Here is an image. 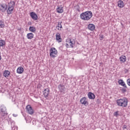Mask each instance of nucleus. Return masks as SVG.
<instances>
[{
	"label": "nucleus",
	"mask_w": 130,
	"mask_h": 130,
	"mask_svg": "<svg viewBox=\"0 0 130 130\" xmlns=\"http://www.w3.org/2000/svg\"><path fill=\"white\" fill-rule=\"evenodd\" d=\"M93 17V13L91 11H86L80 14V18L83 21H89Z\"/></svg>",
	"instance_id": "obj_1"
},
{
	"label": "nucleus",
	"mask_w": 130,
	"mask_h": 130,
	"mask_svg": "<svg viewBox=\"0 0 130 130\" xmlns=\"http://www.w3.org/2000/svg\"><path fill=\"white\" fill-rule=\"evenodd\" d=\"M118 83L119 85H120L121 86H122L124 87V88H127V86H126V84H125V83L122 79H120L118 80Z\"/></svg>",
	"instance_id": "obj_11"
},
{
	"label": "nucleus",
	"mask_w": 130,
	"mask_h": 130,
	"mask_svg": "<svg viewBox=\"0 0 130 130\" xmlns=\"http://www.w3.org/2000/svg\"><path fill=\"white\" fill-rule=\"evenodd\" d=\"M61 21L58 22V24L56 27V29H57V30H59V31H61V28H62V25H61Z\"/></svg>",
	"instance_id": "obj_22"
},
{
	"label": "nucleus",
	"mask_w": 130,
	"mask_h": 130,
	"mask_svg": "<svg viewBox=\"0 0 130 130\" xmlns=\"http://www.w3.org/2000/svg\"><path fill=\"white\" fill-rule=\"evenodd\" d=\"M119 60L120 61V62L123 63L125 62L126 61V56H125V55H121L120 57H119Z\"/></svg>",
	"instance_id": "obj_12"
},
{
	"label": "nucleus",
	"mask_w": 130,
	"mask_h": 130,
	"mask_svg": "<svg viewBox=\"0 0 130 130\" xmlns=\"http://www.w3.org/2000/svg\"><path fill=\"white\" fill-rule=\"evenodd\" d=\"M88 97L89 99L94 100L96 96L93 92H89L88 93Z\"/></svg>",
	"instance_id": "obj_14"
},
{
	"label": "nucleus",
	"mask_w": 130,
	"mask_h": 130,
	"mask_svg": "<svg viewBox=\"0 0 130 130\" xmlns=\"http://www.w3.org/2000/svg\"><path fill=\"white\" fill-rule=\"evenodd\" d=\"M114 116H117L118 115V112H115L114 113Z\"/></svg>",
	"instance_id": "obj_30"
},
{
	"label": "nucleus",
	"mask_w": 130,
	"mask_h": 130,
	"mask_svg": "<svg viewBox=\"0 0 130 130\" xmlns=\"http://www.w3.org/2000/svg\"><path fill=\"white\" fill-rule=\"evenodd\" d=\"M4 46H6V42L5 40L1 39H0V47H4Z\"/></svg>",
	"instance_id": "obj_23"
},
{
	"label": "nucleus",
	"mask_w": 130,
	"mask_h": 130,
	"mask_svg": "<svg viewBox=\"0 0 130 130\" xmlns=\"http://www.w3.org/2000/svg\"><path fill=\"white\" fill-rule=\"evenodd\" d=\"M124 72L125 74H127V73H128V70L125 69Z\"/></svg>",
	"instance_id": "obj_32"
},
{
	"label": "nucleus",
	"mask_w": 130,
	"mask_h": 130,
	"mask_svg": "<svg viewBox=\"0 0 130 130\" xmlns=\"http://www.w3.org/2000/svg\"><path fill=\"white\" fill-rule=\"evenodd\" d=\"M0 115L1 116H6V115H8L7 108H6L4 105L0 106Z\"/></svg>",
	"instance_id": "obj_3"
},
{
	"label": "nucleus",
	"mask_w": 130,
	"mask_h": 130,
	"mask_svg": "<svg viewBox=\"0 0 130 130\" xmlns=\"http://www.w3.org/2000/svg\"><path fill=\"white\" fill-rule=\"evenodd\" d=\"M26 37L27 39H32V38H34V34H33L32 32L28 33L27 34Z\"/></svg>",
	"instance_id": "obj_18"
},
{
	"label": "nucleus",
	"mask_w": 130,
	"mask_h": 130,
	"mask_svg": "<svg viewBox=\"0 0 130 130\" xmlns=\"http://www.w3.org/2000/svg\"><path fill=\"white\" fill-rule=\"evenodd\" d=\"M77 11H78V12H80V9H77Z\"/></svg>",
	"instance_id": "obj_36"
},
{
	"label": "nucleus",
	"mask_w": 130,
	"mask_h": 130,
	"mask_svg": "<svg viewBox=\"0 0 130 130\" xmlns=\"http://www.w3.org/2000/svg\"><path fill=\"white\" fill-rule=\"evenodd\" d=\"M1 8H2V10H4L5 11H7V10H8V6L7 4L1 5Z\"/></svg>",
	"instance_id": "obj_24"
},
{
	"label": "nucleus",
	"mask_w": 130,
	"mask_h": 130,
	"mask_svg": "<svg viewBox=\"0 0 130 130\" xmlns=\"http://www.w3.org/2000/svg\"><path fill=\"white\" fill-rule=\"evenodd\" d=\"M24 72V68L22 67H18L17 69V74H23Z\"/></svg>",
	"instance_id": "obj_16"
},
{
	"label": "nucleus",
	"mask_w": 130,
	"mask_h": 130,
	"mask_svg": "<svg viewBox=\"0 0 130 130\" xmlns=\"http://www.w3.org/2000/svg\"><path fill=\"white\" fill-rule=\"evenodd\" d=\"M2 59V56H1V52H0V60Z\"/></svg>",
	"instance_id": "obj_35"
},
{
	"label": "nucleus",
	"mask_w": 130,
	"mask_h": 130,
	"mask_svg": "<svg viewBox=\"0 0 130 130\" xmlns=\"http://www.w3.org/2000/svg\"><path fill=\"white\" fill-rule=\"evenodd\" d=\"M67 42H68L69 44L67 43L66 44V47L69 48V47H74V46H73V41H72V40L71 39H68L66 40Z\"/></svg>",
	"instance_id": "obj_10"
},
{
	"label": "nucleus",
	"mask_w": 130,
	"mask_h": 130,
	"mask_svg": "<svg viewBox=\"0 0 130 130\" xmlns=\"http://www.w3.org/2000/svg\"><path fill=\"white\" fill-rule=\"evenodd\" d=\"M57 13L58 14H61V13H63V7H58L56 9Z\"/></svg>",
	"instance_id": "obj_21"
},
{
	"label": "nucleus",
	"mask_w": 130,
	"mask_h": 130,
	"mask_svg": "<svg viewBox=\"0 0 130 130\" xmlns=\"http://www.w3.org/2000/svg\"><path fill=\"white\" fill-rule=\"evenodd\" d=\"M29 31H30V32H32V33H35V32L36 31V28L35 26H30Z\"/></svg>",
	"instance_id": "obj_25"
},
{
	"label": "nucleus",
	"mask_w": 130,
	"mask_h": 130,
	"mask_svg": "<svg viewBox=\"0 0 130 130\" xmlns=\"http://www.w3.org/2000/svg\"><path fill=\"white\" fill-rule=\"evenodd\" d=\"M49 88H46L44 89V90L43 91V93L45 98H47V97H48V95H49Z\"/></svg>",
	"instance_id": "obj_9"
},
{
	"label": "nucleus",
	"mask_w": 130,
	"mask_h": 130,
	"mask_svg": "<svg viewBox=\"0 0 130 130\" xmlns=\"http://www.w3.org/2000/svg\"><path fill=\"white\" fill-rule=\"evenodd\" d=\"M126 89H127V88L124 87L123 88H122L121 89V92L125 93V92H126Z\"/></svg>",
	"instance_id": "obj_28"
},
{
	"label": "nucleus",
	"mask_w": 130,
	"mask_h": 130,
	"mask_svg": "<svg viewBox=\"0 0 130 130\" xmlns=\"http://www.w3.org/2000/svg\"><path fill=\"white\" fill-rule=\"evenodd\" d=\"M5 27V21L4 19L0 20V28Z\"/></svg>",
	"instance_id": "obj_27"
},
{
	"label": "nucleus",
	"mask_w": 130,
	"mask_h": 130,
	"mask_svg": "<svg viewBox=\"0 0 130 130\" xmlns=\"http://www.w3.org/2000/svg\"><path fill=\"white\" fill-rule=\"evenodd\" d=\"M118 7L120 8H123V7H124V3L122 1L119 0L118 2Z\"/></svg>",
	"instance_id": "obj_19"
},
{
	"label": "nucleus",
	"mask_w": 130,
	"mask_h": 130,
	"mask_svg": "<svg viewBox=\"0 0 130 130\" xmlns=\"http://www.w3.org/2000/svg\"><path fill=\"white\" fill-rule=\"evenodd\" d=\"M127 128V126H126V125H124L122 127L123 129H125Z\"/></svg>",
	"instance_id": "obj_31"
},
{
	"label": "nucleus",
	"mask_w": 130,
	"mask_h": 130,
	"mask_svg": "<svg viewBox=\"0 0 130 130\" xmlns=\"http://www.w3.org/2000/svg\"><path fill=\"white\" fill-rule=\"evenodd\" d=\"M13 11H14V8L8 7L7 9V15H11V14H12Z\"/></svg>",
	"instance_id": "obj_20"
},
{
	"label": "nucleus",
	"mask_w": 130,
	"mask_h": 130,
	"mask_svg": "<svg viewBox=\"0 0 130 130\" xmlns=\"http://www.w3.org/2000/svg\"><path fill=\"white\" fill-rule=\"evenodd\" d=\"M95 25L93 24H89L88 25V29L90 30V31H93V30H95Z\"/></svg>",
	"instance_id": "obj_15"
},
{
	"label": "nucleus",
	"mask_w": 130,
	"mask_h": 130,
	"mask_svg": "<svg viewBox=\"0 0 130 130\" xmlns=\"http://www.w3.org/2000/svg\"><path fill=\"white\" fill-rule=\"evenodd\" d=\"M30 16L31 17V19H32V20H34V21H37V20H38V16L35 12H30Z\"/></svg>",
	"instance_id": "obj_6"
},
{
	"label": "nucleus",
	"mask_w": 130,
	"mask_h": 130,
	"mask_svg": "<svg viewBox=\"0 0 130 130\" xmlns=\"http://www.w3.org/2000/svg\"><path fill=\"white\" fill-rule=\"evenodd\" d=\"M104 39V35H100V40H103Z\"/></svg>",
	"instance_id": "obj_29"
},
{
	"label": "nucleus",
	"mask_w": 130,
	"mask_h": 130,
	"mask_svg": "<svg viewBox=\"0 0 130 130\" xmlns=\"http://www.w3.org/2000/svg\"><path fill=\"white\" fill-rule=\"evenodd\" d=\"M26 110L29 114H33V113H34V111L33 110V109H32V107L30 105H27L26 106Z\"/></svg>",
	"instance_id": "obj_7"
},
{
	"label": "nucleus",
	"mask_w": 130,
	"mask_h": 130,
	"mask_svg": "<svg viewBox=\"0 0 130 130\" xmlns=\"http://www.w3.org/2000/svg\"><path fill=\"white\" fill-rule=\"evenodd\" d=\"M8 7L9 8H11L12 9L15 8V2L10 1V3H8Z\"/></svg>",
	"instance_id": "obj_13"
},
{
	"label": "nucleus",
	"mask_w": 130,
	"mask_h": 130,
	"mask_svg": "<svg viewBox=\"0 0 130 130\" xmlns=\"http://www.w3.org/2000/svg\"><path fill=\"white\" fill-rule=\"evenodd\" d=\"M116 103L118 106L126 107V106H127V103H128V101L126 98H123V99L117 100Z\"/></svg>",
	"instance_id": "obj_2"
},
{
	"label": "nucleus",
	"mask_w": 130,
	"mask_h": 130,
	"mask_svg": "<svg viewBox=\"0 0 130 130\" xmlns=\"http://www.w3.org/2000/svg\"><path fill=\"white\" fill-rule=\"evenodd\" d=\"M56 40L58 42H61V37H60V34L57 32L56 35Z\"/></svg>",
	"instance_id": "obj_17"
},
{
	"label": "nucleus",
	"mask_w": 130,
	"mask_h": 130,
	"mask_svg": "<svg viewBox=\"0 0 130 130\" xmlns=\"http://www.w3.org/2000/svg\"><path fill=\"white\" fill-rule=\"evenodd\" d=\"M58 89L62 94L65 93L64 92H66V87H64V85L62 84H59L58 85Z\"/></svg>",
	"instance_id": "obj_5"
},
{
	"label": "nucleus",
	"mask_w": 130,
	"mask_h": 130,
	"mask_svg": "<svg viewBox=\"0 0 130 130\" xmlns=\"http://www.w3.org/2000/svg\"><path fill=\"white\" fill-rule=\"evenodd\" d=\"M18 30L20 31V30H21V28L18 29Z\"/></svg>",
	"instance_id": "obj_37"
},
{
	"label": "nucleus",
	"mask_w": 130,
	"mask_h": 130,
	"mask_svg": "<svg viewBox=\"0 0 130 130\" xmlns=\"http://www.w3.org/2000/svg\"><path fill=\"white\" fill-rule=\"evenodd\" d=\"M28 25H32V22L31 21H29L28 22Z\"/></svg>",
	"instance_id": "obj_33"
},
{
	"label": "nucleus",
	"mask_w": 130,
	"mask_h": 130,
	"mask_svg": "<svg viewBox=\"0 0 130 130\" xmlns=\"http://www.w3.org/2000/svg\"><path fill=\"white\" fill-rule=\"evenodd\" d=\"M4 76L5 77V78H8V77L10 76V71H5L4 73Z\"/></svg>",
	"instance_id": "obj_26"
},
{
	"label": "nucleus",
	"mask_w": 130,
	"mask_h": 130,
	"mask_svg": "<svg viewBox=\"0 0 130 130\" xmlns=\"http://www.w3.org/2000/svg\"><path fill=\"white\" fill-rule=\"evenodd\" d=\"M80 103L83 105H85V106H87V105L89 104L88 101L86 100V97H83L80 99Z\"/></svg>",
	"instance_id": "obj_8"
},
{
	"label": "nucleus",
	"mask_w": 130,
	"mask_h": 130,
	"mask_svg": "<svg viewBox=\"0 0 130 130\" xmlns=\"http://www.w3.org/2000/svg\"><path fill=\"white\" fill-rule=\"evenodd\" d=\"M56 54H57V50L55 48L53 47L50 49V56L53 58L56 57Z\"/></svg>",
	"instance_id": "obj_4"
},
{
	"label": "nucleus",
	"mask_w": 130,
	"mask_h": 130,
	"mask_svg": "<svg viewBox=\"0 0 130 130\" xmlns=\"http://www.w3.org/2000/svg\"><path fill=\"white\" fill-rule=\"evenodd\" d=\"M13 115L15 117H16V116H17V115H16V114H13Z\"/></svg>",
	"instance_id": "obj_34"
}]
</instances>
